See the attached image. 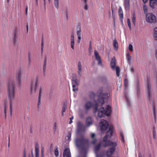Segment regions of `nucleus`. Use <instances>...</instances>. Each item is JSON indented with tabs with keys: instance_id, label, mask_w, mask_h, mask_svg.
Returning <instances> with one entry per match:
<instances>
[{
	"instance_id": "1",
	"label": "nucleus",
	"mask_w": 157,
	"mask_h": 157,
	"mask_svg": "<svg viewBox=\"0 0 157 157\" xmlns=\"http://www.w3.org/2000/svg\"><path fill=\"white\" fill-rule=\"evenodd\" d=\"M7 90L8 98L10 100V108L11 111L12 101L15 95V82L13 79L9 78L7 83Z\"/></svg>"
},
{
	"instance_id": "2",
	"label": "nucleus",
	"mask_w": 157,
	"mask_h": 157,
	"mask_svg": "<svg viewBox=\"0 0 157 157\" xmlns=\"http://www.w3.org/2000/svg\"><path fill=\"white\" fill-rule=\"evenodd\" d=\"M103 142L105 143L103 144V146L104 147H106L108 146H111L112 147L109 148L107 151L106 154L107 155L109 156L113 154V152L116 150L115 147L117 145V142H112L110 140H106V138L105 137L103 140Z\"/></svg>"
},
{
	"instance_id": "3",
	"label": "nucleus",
	"mask_w": 157,
	"mask_h": 157,
	"mask_svg": "<svg viewBox=\"0 0 157 157\" xmlns=\"http://www.w3.org/2000/svg\"><path fill=\"white\" fill-rule=\"evenodd\" d=\"M75 142L78 147L84 146H89L88 140L85 139L82 135H80L79 136H77Z\"/></svg>"
},
{
	"instance_id": "4",
	"label": "nucleus",
	"mask_w": 157,
	"mask_h": 157,
	"mask_svg": "<svg viewBox=\"0 0 157 157\" xmlns=\"http://www.w3.org/2000/svg\"><path fill=\"white\" fill-rule=\"evenodd\" d=\"M110 106L108 105L106 106V109H105L103 107H101L98 110V116L102 118L105 116H108L110 113Z\"/></svg>"
},
{
	"instance_id": "5",
	"label": "nucleus",
	"mask_w": 157,
	"mask_h": 157,
	"mask_svg": "<svg viewBox=\"0 0 157 157\" xmlns=\"http://www.w3.org/2000/svg\"><path fill=\"white\" fill-rule=\"evenodd\" d=\"M146 20L148 23H154L156 22V18L153 13H148L146 14Z\"/></svg>"
},
{
	"instance_id": "6",
	"label": "nucleus",
	"mask_w": 157,
	"mask_h": 157,
	"mask_svg": "<svg viewBox=\"0 0 157 157\" xmlns=\"http://www.w3.org/2000/svg\"><path fill=\"white\" fill-rule=\"evenodd\" d=\"M111 67L112 69L115 70L116 69V74L118 77L120 75V69L119 67H117L115 68L116 66V59L114 57H113L110 63Z\"/></svg>"
},
{
	"instance_id": "7",
	"label": "nucleus",
	"mask_w": 157,
	"mask_h": 157,
	"mask_svg": "<svg viewBox=\"0 0 157 157\" xmlns=\"http://www.w3.org/2000/svg\"><path fill=\"white\" fill-rule=\"evenodd\" d=\"M99 125L101 131L103 132L106 130L108 126V122L105 120H102L100 123Z\"/></svg>"
},
{
	"instance_id": "8",
	"label": "nucleus",
	"mask_w": 157,
	"mask_h": 157,
	"mask_svg": "<svg viewBox=\"0 0 157 157\" xmlns=\"http://www.w3.org/2000/svg\"><path fill=\"white\" fill-rule=\"evenodd\" d=\"M38 80H36L32 82L31 84L30 91L31 94L36 92V90L37 85L38 84Z\"/></svg>"
},
{
	"instance_id": "9",
	"label": "nucleus",
	"mask_w": 157,
	"mask_h": 157,
	"mask_svg": "<svg viewBox=\"0 0 157 157\" xmlns=\"http://www.w3.org/2000/svg\"><path fill=\"white\" fill-rule=\"evenodd\" d=\"M94 55L95 59L98 62V64L99 65H102L101 58L99 53L96 50H95L94 51Z\"/></svg>"
},
{
	"instance_id": "10",
	"label": "nucleus",
	"mask_w": 157,
	"mask_h": 157,
	"mask_svg": "<svg viewBox=\"0 0 157 157\" xmlns=\"http://www.w3.org/2000/svg\"><path fill=\"white\" fill-rule=\"evenodd\" d=\"M72 84L73 90L74 92H76L78 90L77 88L76 87V86L79 85V83L77 81L76 78H72Z\"/></svg>"
},
{
	"instance_id": "11",
	"label": "nucleus",
	"mask_w": 157,
	"mask_h": 157,
	"mask_svg": "<svg viewBox=\"0 0 157 157\" xmlns=\"http://www.w3.org/2000/svg\"><path fill=\"white\" fill-rule=\"evenodd\" d=\"M113 129L112 126H110L109 127V130L106 133V136L104 137L103 140L105 137L106 138V140H108L107 139L111 137L113 132Z\"/></svg>"
},
{
	"instance_id": "12",
	"label": "nucleus",
	"mask_w": 157,
	"mask_h": 157,
	"mask_svg": "<svg viewBox=\"0 0 157 157\" xmlns=\"http://www.w3.org/2000/svg\"><path fill=\"white\" fill-rule=\"evenodd\" d=\"M22 71L21 70L18 71L16 75L17 82L18 84H20L21 82Z\"/></svg>"
},
{
	"instance_id": "13",
	"label": "nucleus",
	"mask_w": 157,
	"mask_h": 157,
	"mask_svg": "<svg viewBox=\"0 0 157 157\" xmlns=\"http://www.w3.org/2000/svg\"><path fill=\"white\" fill-rule=\"evenodd\" d=\"M75 44V40L74 33H72L71 36L70 38V45L71 48L72 50L74 49V45Z\"/></svg>"
},
{
	"instance_id": "14",
	"label": "nucleus",
	"mask_w": 157,
	"mask_h": 157,
	"mask_svg": "<svg viewBox=\"0 0 157 157\" xmlns=\"http://www.w3.org/2000/svg\"><path fill=\"white\" fill-rule=\"evenodd\" d=\"M106 97H108V94H104L103 95L102 98H101L98 100V104L101 105H103L104 103V99Z\"/></svg>"
},
{
	"instance_id": "15",
	"label": "nucleus",
	"mask_w": 157,
	"mask_h": 157,
	"mask_svg": "<svg viewBox=\"0 0 157 157\" xmlns=\"http://www.w3.org/2000/svg\"><path fill=\"white\" fill-rule=\"evenodd\" d=\"M78 73L79 76H81L82 74V67L81 63L79 62L78 64Z\"/></svg>"
},
{
	"instance_id": "16",
	"label": "nucleus",
	"mask_w": 157,
	"mask_h": 157,
	"mask_svg": "<svg viewBox=\"0 0 157 157\" xmlns=\"http://www.w3.org/2000/svg\"><path fill=\"white\" fill-rule=\"evenodd\" d=\"M63 157H71V155L69 149L66 148L63 151Z\"/></svg>"
},
{
	"instance_id": "17",
	"label": "nucleus",
	"mask_w": 157,
	"mask_h": 157,
	"mask_svg": "<svg viewBox=\"0 0 157 157\" xmlns=\"http://www.w3.org/2000/svg\"><path fill=\"white\" fill-rule=\"evenodd\" d=\"M93 121L90 117H87L86 121V126L89 127L93 124Z\"/></svg>"
},
{
	"instance_id": "18",
	"label": "nucleus",
	"mask_w": 157,
	"mask_h": 157,
	"mask_svg": "<svg viewBox=\"0 0 157 157\" xmlns=\"http://www.w3.org/2000/svg\"><path fill=\"white\" fill-rule=\"evenodd\" d=\"M101 146V144L99 143L98 145L96 146L95 147L94 149V152L96 154V157H103V156H99L97 154V152L98 150H99L100 147Z\"/></svg>"
},
{
	"instance_id": "19",
	"label": "nucleus",
	"mask_w": 157,
	"mask_h": 157,
	"mask_svg": "<svg viewBox=\"0 0 157 157\" xmlns=\"http://www.w3.org/2000/svg\"><path fill=\"white\" fill-rule=\"evenodd\" d=\"M157 3V0H149L150 6L152 8H154Z\"/></svg>"
},
{
	"instance_id": "20",
	"label": "nucleus",
	"mask_w": 157,
	"mask_h": 157,
	"mask_svg": "<svg viewBox=\"0 0 157 157\" xmlns=\"http://www.w3.org/2000/svg\"><path fill=\"white\" fill-rule=\"evenodd\" d=\"M151 89V85L148 82L147 83V94L148 97L150 99L151 97V91L150 90Z\"/></svg>"
},
{
	"instance_id": "21",
	"label": "nucleus",
	"mask_w": 157,
	"mask_h": 157,
	"mask_svg": "<svg viewBox=\"0 0 157 157\" xmlns=\"http://www.w3.org/2000/svg\"><path fill=\"white\" fill-rule=\"evenodd\" d=\"M81 29L80 26H78L76 28V34L78 37H81Z\"/></svg>"
},
{
	"instance_id": "22",
	"label": "nucleus",
	"mask_w": 157,
	"mask_h": 157,
	"mask_svg": "<svg viewBox=\"0 0 157 157\" xmlns=\"http://www.w3.org/2000/svg\"><path fill=\"white\" fill-rule=\"evenodd\" d=\"M35 150L36 157H39V147L37 144H36L35 146Z\"/></svg>"
},
{
	"instance_id": "23",
	"label": "nucleus",
	"mask_w": 157,
	"mask_h": 157,
	"mask_svg": "<svg viewBox=\"0 0 157 157\" xmlns=\"http://www.w3.org/2000/svg\"><path fill=\"white\" fill-rule=\"evenodd\" d=\"M95 134L94 133H91V137L92 139V141L91 143V144H94L97 141V139L94 138Z\"/></svg>"
},
{
	"instance_id": "24",
	"label": "nucleus",
	"mask_w": 157,
	"mask_h": 157,
	"mask_svg": "<svg viewBox=\"0 0 157 157\" xmlns=\"http://www.w3.org/2000/svg\"><path fill=\"white\" fill-rule=\"evenodd\" d=\"M92 105V103L90 101H88L86 103L85 107L86 109H89L91 107Z\"/></svg>"
},
{
	"instance_id": "25",
	"label": "nucleus",
	"mask_w": 157,
	"mask_h": 157,
	"mask_svg": "<svg viewBox=\"0 0 157 157\" xmlns=\"http://www.w3.org/2000/svg\"><path fill=\"white\" fill-rule=\"evenodd\" d=\"M113 45L115 50H117L118 49V43L116 39L113 40Z\"/></svg>"
},
{
	"instance_id": "26",
	"label": "nucleus",
	"mask_w": 157,
	"mask_h": 157,
	"mask_svg": "<svg viewBox=\"0 0 157 157\" xmlns=\"http://www.w3.org/2000/svg\"><path fill=\"white\" fill-rule=\"evenodd\" d=\"M124 4L125 8L128 9L129 7V0H124Z\"/></svg>"
},
{
	"instance_id": "27",
	"label": "nucleus",
	"mask_w": 157,
	"mask_h": 157,
	"mask_svg": "<svg viewBox=\"0 0 157 157\" xmlns=\"http://www.w3.org/2000/svg\"><path fill=\"white\" fill-rule=\"evenodd\" d=\"M84 3V8L85 10H87L88 9V6L87 4V0H83Z\"/></svg>"
},
{
	"instance_id": "28",
	"label": "nucleus",
	"mask_w": 157,
	"mask_h": 157,
	"mask_svg": "<svg viewBox=\"0 0 157 157\" xmlns=\"http://www.w3.org/2000/svg\"><path fill=\"white\" fill-rule=\"evenodd\" d=\"M54 154L56 157H57L59 156V151L58 149L57 146H56L55 147V149L54 150Z\"/></svg>"
},
{
	"instance_id": "29",
	"label": "nucleus",
	"mask_w": 157,
	"mask_h": 157,
	"mask_svg": "<svg viewBox=\"0 0 157 157\" xmlns=\"http://www.w3.org/2000/svg\"><path fill=\"white\" fill-rule=\"evenodd\" d=\"M7 108H8L7 105L6 103H5V104H4V114H5V118H6V111L7 110Z\"/></svg>"
},
{
	"instance_id": "30",
	"label": "nucleus",
	"mask_w": 157,
	"mask_h": 157,
	"mask_svg": "<svg viewBox=\"0 0 157 157\" xmlns=\"http://www.w3.org/2000/svg\"><path fill=\"white\" fill-rule=\"evenodd\" d=\"M154 33L155 39V40H157V27H155L154 29Z\"/></svg>"
},
{
	"instance_id": "31",
	"label": "nucleus",
	"mask_w": 157,
	"mask_h": 157,
	"mask_svg": "<svg viewBox=\"0 0 157 157\" xmlns=\"http://www.w3.org/2000/svg\"><path fill=\"white\" fill-rule=\"evenodd\" d=\"M143 10H144V13L146 14L147 13V12H148L147 8V6L145 4L143 5Z\"/></svg>"
},
{
	"instance_id": "32",
	"label": "nucleus",
	"mask_w": 157,
	"mask_h": 157,
	"mask_svg": "<svg viewBox=\"0 0 157 157\" xmlns=\"http://www.w3.org/2000/svg\"><path fill=\"white\" fill-rule=\"evenodd\" d=\"M119 13L120 17L121 18H123V13L121 9L120 8L119 10Z\"/></svg>"
},
{
	"instance_id": "33",
	"label": "nucleus",
	"mask_w": 157,
	"mask_h": 157,
	"mask_svg": "<svg viewBox=\"0 0 157 157\" xmlns=\"http://www.w3.org/2000/svg\"><path fill=\"white\" fill-rule=\"evenodd\" d=\"M54 3L56 7L58 8L59 6V0H54Z\"/></svg>"
},
{
	"instance_id": "34",
	"label": "nucleus",
	"mask_w": 157,
	"mask_h": 157,
	"mask_svg": "<svg viewBox=\"0 0 157 157\" xmlns=\"http://www.w3.org/2000/svg\"><path fill=\"white\" fill-rule=\"evenodd\" d=\"M132 21L133 24L135 25L136 22V16L135 14H132Z\"/></svg>"
},
{
	"instance_id": "35",
	"label": "nucleus",
	"mask_w": 157,
	"mask_h": 157,
	"mask_svg": "<svg viewBox=\"0 0 157 157\" xmlns=\"http://www.w3.org/2000/svg\"><path fill=\"white\" fill-rule=\"evenodd\" d=\"M120 139H121V141L123 142H124V136L123 134V133L122 132H121L120 133Z\"/></svg>"
},
{
	"instance_id": "36",
	"label": "nucleus",
	"mask_w": 157,
	"mask_h": 157,
	"mask_svg": "<svg viewBox=\"0 0 157 157\" xmlns=\"http://www.w3.org/2000/svg\"><path fill=\"white\" fill-rule=\"evenodd\" d=\"M43 91V89L42 87H40L39 90V92L38 97L41 98V94Z\"/></svg>"
},
{
	"instance_id": "37",
	"label": "nucleus",
	"mask_w": 157,
	"mask_h": 157,
	"mask_svg": "<svg viewBox=\"0 0 157 157\" xmlns=\"http://www.w3.org/2000/svg\"><path fill=\"white\" fill-rule=\"evenodd\" d=\"M41 98H40V97H38V102L37 103V108H40V105L41 104Z\"/></svg>"
},
{
	"instance_id": "38",
	"label": "nucleus",
	"mask_w": 157,
	"mask_h": 157,
	"mask_svg": "<svg viewBox=\"0 0 157 157\" xmlns=\"http://www.w3.org/2000/svg\"><path fill=\"white\" fill-rule=\"evenodd\" d=\"M67 105L66 104L64 103L62 108V111L63 112H65L66 111V109L67 108Z\"/></svg>"
},
{
	"instance_id": "39",
	"label": "nucleus",
	"mask_w": 157,
	"mask_h": 157,
	"mask_svg": "<svg viewBox=\"0 0 157 157\" xmlns=\"http://www.w3.org/2000/svg\"><path fill=\"white\" fill-rule=\"evenodd\" d=\"M53 130L54 133H55L57 130V124L56 122H55L54 124Z\"/></svg>"
},
{
	"instance_id": "40",
	"label": "nucleus",
	"mask_w": 157,
	"mask_h": 157,
	"mask_svg": "<svg viewBox=\"0 0 157 157\" xmlns=\"http://www.w3.org/2000/svg\"><path fill=\"white\" fill-rule=\"evenodd\" d=\"M71 132L70 131L69 132L68 135L67 136V137L68 138V140L70 141L71 140Z\"/></svg>"
},
{
	"instance_id": "41",
	"label": "nucleus",
	"mask_w": 157,
	"mask_h": 157,
	"mask_svg": "<svg viewBox=\"0 0 157 157\" xmlns=\"http://www.w3.org/2000/svg\"><path fill=\"white\" fill-rule=\"evenodd\" d=\"M127 23L129 28L130 29H131V22L129 19L128 18L127 19Z\"/></svg>"
},
{
	"instance_id": "42",
	"label": "nucleus",
	"mask_w": 157,
	"mask_h": 157,
	"mask_svg": "<svg viewBox=\"0 0 157 157\" xmlns=\"http://www.w3.org/2000/svg\"><path fill=\"white\" fill-rule=\"evenodd\" d=\"M128 48L130 51H133V46L131 44H129L128 45Z\"/></svg>"
},
{
	"instance_id": "43",
	"label": "nucleus",
	"mask_w": 157,
	"mask_h": 157,
	"mask_svg": "<svg viewBox=\"0 0 157 157\" xmlns=\"http://www.w3.org/2000/svg\"><path fill=\"white\" fill-rule=\"evenodd\" d=\"M77 127L79 128H82V124L80 122H78L77 123Z\"/></svg>"
},
{
	"instance_id": "44",
	"label": "nucleus",
	"mask_w": 157,
	"mask_h": 157,
	"mask_svg": "<svg viewBox=\"0 0 157 157\" xmlns=\"http://www.w3.org/2000/svg\"><path fill=\"white\" fill-rule=\"evenodd\" d=\"M46 63L45 61L44 63L43 67V71L44 73L46 71Z\"/></svg>"
},
{
	"instance_id": "45",
	"label": "nucleus",
	"mask_w": 157,
	"mask_h": 157,
	"mask_svg": "<svg viewBox=\"0 0 157 157\" xmlns=\"http://www.w3.org/2000/svg\"><path fill=\"white\" fill-rule=\"evenodd\" d=\"M74 118V117L73 116H72L70 118V121H69V123L70 124H71L73 121H72V120Z\"/></svg>"
},
{
	"instance_id": "46",
	"label": "nucleus",
	"mask_w": 157,
	"mask_h": 157,
	"mask_svg": "<svg viewBox=\"0 0 157 157\" xmlns=\"http://www.w3.org/2000/svg\"><path fill=\"white\" fill-rule=\"evenodd\" d=\"M127 80L125 79L124 81V85L125 87V89H126Z\"/></svg>"
},
{
	"instance_id": "47",
	"label": "nucleus",
	"mask_w": 157,
	"mask_h": 157,
	"mask_svg": "<svg viewBox=\"0 0 157 157\" xmlns=\"http://www.w3.org/2000/svg\"><path fill=\"white\" fill-rule=\"evenodd\" d=\"M132 59V57L131 56L127 57V60L129 62H130Z\"/></svg>"
},
{
	"instance_id": "48",
	"label": "nucleus",
	"mask_w": 157,
	"mask_h": 157,
	"mask_svg": "<svg viewBox=\"0 0 157 157\" xmlns=\"http://www.w3.org/2000/svg\"><path fill=\"white\" fill-rule=\"evenodd\" d=\"M43 45H44L43 42V41H42V42H41V47L42 52L43 51V47H44Z\"/></svg>"
},
{
	"instance_id": "49",
	"label": "nucleus",
	"mask_w": 157,
	"mask_h": 157,
	"mask_svg": "<svg viewBox=\"0 0 157 157\" xmlns=\"http://www.w3.org/2000/svg\"><path fill=\"white\" fill-rule=\"evenodd\" d=\"M112 15H113V24H114H114H115V16L114 15H113V12H112Z\"/></svg>"
},
{
	"instance_id": "50",
	"label": "nucleus",
	"mask_w": 157,
	"mask_h": 157,
	"mask_svg": "<svg viewBox=\"0 0 157 157\" xmlns=\"http://www.w3.org/2000/svg\"><path fill=\"white\" fill-rule=\"evenodd\" d=\"M81 37H78L77 42L78 43H79L80 42Z\"/></svg>"
},
{
	"instance_id": "51",
	"label": "nucleus",
	"mask_w": 157,
	"mask_h": 157,
	"mask_svg": "<svg viewBox=\"0 0 157 157\" xmlns=\"http://www.w3.org/2000/svg\"><path fill=\"white\" fill-rule=\"evenodd\" d=\"M28 8V6H27L25 9V14L26 15L27 14Z\"/></svg>"
},
{
	"instance_id": "52",
	"label": "nucleus",
	"mask_w": 157,
	"mask_h": 157,
	"mask_svg": "<svg viewBox=\"0 0 157 157\" xmlns=\"http://www.w3.org/2000/svg\"><path fill=\"white\" fill-rule=\"evenodd\" d=\"M92 48V47H91V42L90 43V45H89V49H91Z\"/></svg>"
},
{
	"instance_id": "53",
	"label": "nucleus",
	"mask_w": 157,
	"mask_h": 157,
	"mask_svg": "<svg viewBox=\"0 0 157 157\" xmlns=\"http://www.w3.org/2000/svg\"><path fill=\"white\" fill-rule=\"evenodd\" d=\"M23 157H26V153L25 151L24 152V156Z\"/></svg>"
},
{
	"instance_id": "54",
	"label": "nucleus",
	"mask_w": 157,
	"mask_h": 157,
	"mask_svg": "<svg viewBox=\"0 0 157 157\" xmlns=\"http://www.w3.org/2000/svg\"><path fill=\"white\" fill-rule=\"evenodd\" d=\"M143 1L144 3H145L147 2L148 0H143Z\"/></svg>"
},
{
	"instance_id": "55",
	"label": "nucleus",
	"mask_w": 157,
	"mask_h": 157,
	"mask_svg": "<svg viewBox=\"0 0 157 157\" xmlns=\"http://www.w3.org/2000/svg\"><path fill=\"white\" fill-rule=\"evenodd\" d=\"M126 55H127V57L130 56L129 55V53L128 52L127 53Z\"/></svg>"
},
{
	"instance_id": "56",
	"label": "nucleus",
	"mask_w": 157,
	"mask_h": 157,
	"mask_svg": "<svg viewBox=\"0 0 157 157\" xmlns=\"http://www.w3.org/2000/svg\"><path fill=\"white\" fill-rule=\"evenodd\" d=\"M36 5L37 6L38 5V0H36Z\"/></svg>"
},
{
	"instance_id": "57",
	"label": "nucleus",
	"mask_w": 157,
	"mask_h": 157,
	"mask_svg": "<svg viewBox=\"0 0 157 157\" xmlns=\"http://www.w3.org/2000/svg\"><path fill=\"white\" fill-rule=\"evenodd\" d=\"M109 17L110 18L111 17V12L110 11H109Z\"/></svg>"
},
{
	"instance_id": "58",
	"label": "nucleus",
	"mask_w": 157,
	"mask_h": 157,
	"mask_svg": "<svg viewBox=\"0 0 157 157\" xmlns=\"http://www.w3.org/2000/svg\"><path fill=\"white\" fill-rule=\"evenodd\" d=\"M155 55L156 58L157 59V50H156L155 53Z\"/></svg>"
},
{
	"instance_id": "59",
	"label": "nucleus",
	"mask_w": 157,
	"mask_h": 157,
	"mask_svg": "<svg viewBox=\"0 0 157 157\" xmlns=\"http://www.w3.org/2000/svg\"><path fill=\"white\" fill-rule=\"evenodd\" d=\"M139 157H142V155L141 153H139Z\"/></svg>"
},
{
	"instance_id": "60",
	"label": "nucleus",
	"mask_w": 157,
	"mask_h": 157,
	"mask_svg": "<svg viewBox=\"0 0 157 157\" xmlns=\"http://www.w3.org/2000/svg\"><path fill=\"white\" fill-rule=\"evenodd\" d=\"M44 153L43 152H42L41 153V157H44Z\"/></svg>"
},
{
	"instance_id": "61",
	"label": "nucleus",
	"mask_w": 157,
	"mask_h": 157,
	"mask_svg": "<svg viewBox=\"0 0 157 157\" xmlns=\"http://www.w3.org/2000/svg\"><path fill=\"white\" fill-rule=\"evenodd\" d=\"M64 112H63V111H62V115L63 116H64Z\"/></svg>"
},
{
	"instance_id": "62",
	"label": "nucleus",
	"mask_w": 157,
	"mask_h": 157,
	"mask_svg": "<svg viewBox=\"0 0 157 157\" xmlns=\"http://www.w3.org/2000/svg\"><path fill=\"white\" fill-rule=\"evenodd\" d=\"M97 107H96V108H95V111L94 112V113H96L97 111Z\"/></svg>"
},
{
	"instance_id": "63",
	"label": "nucleus",
	"mask_w": 157,
	"mask_h": 157,
	"mask_svg": "<svg viewBox=\"0 0 157 157\" xmlns=\"http://www.w3.org/2000/svg\"><path fill=\"white\" fill-rule=\"evenodd\" d=\"M28 61H29V63H30V61H31V59H30V58H29Z\"/></svg>"
},
{
	"instance_id": "64",
	"label": "nucleus",
	"mask_w": 157,
	"mask_h": 157,
	"mask_svg": "<svg viewBox=\"0 0 157 157\" xmlns=\"http://www.w3.org/2000/svg\"><path fill=\"white\" fill-rule=\"evenodd\" d=\"M26 27H27V31H28V25H26Z\"/></svg>"
}]
</instances>
